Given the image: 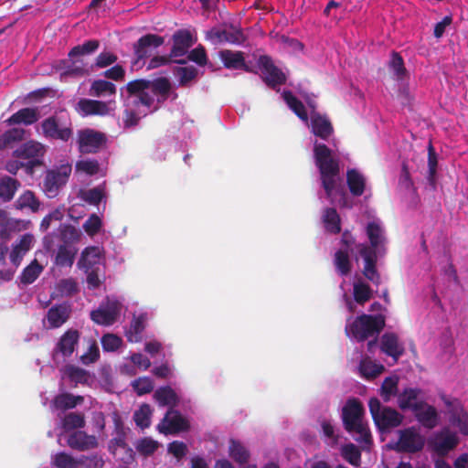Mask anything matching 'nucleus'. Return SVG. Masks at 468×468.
Masks as SVG:
<instances>
[{
  "label": "nucleus",
  "instance_id": "obj_35",
  "mask_svg": "<svg viewBox=\"0 0 468 468\" xmlns=\"http://www.w3.org/2000/svg\"><path fill=\"white\" fill-rule=\"evenodd\" d=\"M324 229L331 234H338L341 231V218L334 207H326L322 217Z\"/></svg>",
  "mask_w": 468,
  "mask_h": 468
},
{
  "label": "nucleus",
  "instance_id": "obj_29",
  "mask_svg": "<svg viewBox=\"0 0 468 468\" xmlns=\"http://www.w3.org/2000/svg\"><path fill=\"white\" fill-rule=\"evenodd\" d=\"M64 72L61 74L65 77H82L89 73L88 63L82 58H69L63 61Z\"/></svg>",
  "mask_w": 468,
  "mask_h": 468
},
{
  "label": "nucleus",
  "instance_id": "obj_28",
  "mask_svg": "<svg viewBox=\"0 0 468 468\" xmlns=\"http://www.w3.org/2000/svg\"><path fill=\"white\" fill-rule=\"evenodd\" d=\"M119 314V310L116 304H112L106 308L100 307L90 313V319L101 325H111L112 324Z\"/></svg>",
  "mask_w": 468,
  "mask_h": 468
},
{
  "label": "nucleus",
  "instance_id": "obj_42",
  "mask_svg": "<svg viewBox=\"0 0 468 468\" xmlns=\"http://www.w3.org/2000/svg\"><path fill=\"white\" fill-rule=\"evenodd\" d=\"M359 370L365 378L373 379L385 370V367L370 359H364L360 362Z\"/></svg>",
  "mask_w": 468,
  "mask_h": 468
},
{
  "label": "nucleus",
  "instance_id": "obj_44",
  "mask_svg": "<svg viewBox=\"0 0 468 468\" xmlns=\"http://www.w3.org/2000/svg\"><path fill=\"white\" fill-rule=\"evenodd\" d=\"M229 456L238 463H247L250 459V452L246 447L236 440L229 441Z\"/></svg>",
  "mask_w": 468,
  "mask_h": 468
},
{
  "label": "nucleus",
  "instance_id": "obj_5",
  "mask_svg": "<svg viewBox=\"0 0 468 468\" xmlns=\"http://www.w3.org/2000/svg\"><path fill=\"white\" fill-rule=\"evenodd\" d=\"M385 327V317L382 314H361L349 325L346 326L347 335H351L356 341L363 342L368 337L378 335Z\"/></svg>",
  "mask_w": 468,
  "mask_h": 468
},
{
  "label": "nucleus",
  "instance_id": "obj_31",
  "mask_svg": "<svg viewBox=\"0 0 468 468\" xmlns=\"http://www.w3.org/2000/svg\"><path fill=\"white\" fill-rule=\"evenodd\" d=\"M346 184L350 193L354 197H360L366 188V178L356 169L352 168L346 171Z\"/></svg>",
  "mask_w": 468,
  "mask_h": 468
},
{
  "label": "nucleus",
  "instance_id": "obj_21",
  "mask_svg": "<svg viewBox=\"0 0 468 468\" xmlns=\"http://www.w3.org/2000/svg\"><path fill=\"white\" fill-rule=\"evenodd\" d=\"M39 111L37 107L22 108L16 112L13 113L5 122L9 125L24 124L32 125L39 120Z\"/></svg>",
  "mask_w": 468,
  "mask_h": 468
},
{
  "label": "nucleus",
  "instance_id": "obj_63",
  "mask_svg": "<svg viewBox=\"0 0 468 468\" xmlns=\"http://www.w3.org/2000/svg\"><path fill=\"white\" fill-rule=\"evenodd\" d=\"M76 170L89 176H94L100 171L99 162L95 159L80 160L76 163Z\"/></svg>",
  "mask_w": 468,
  "mask_h": 468
},
{
  "label": "nucleus",
  "instance_id": "obj_36",
  "mask_svg": "<svg viewBox=\"0 0 468 468\" xmlns=\"http://www.w3.org/2000/svg\"><path fill=\"white\" fill-rule=\"evenodd\" d=\"M154 398L160 406H169L171 409L176 407L179 402L176 391L169 386L157 388L154 394Z\"/></svg>",
  "mask_w": 468,
  "mask_h": 468
},
{
  "label": "nucleus",
  "instance_id": "obj_50",
  "mask_svg": "<svg viewBox=\"0 0 468 468\" xmlns=\"http://www.w3.org/2000/svg\"><path fill=\"white\" fill-rule=\"evenodd\" d=\"M16 206L20 209L28 207L32 212H37L40 203L32 191L27 190L16 200Z\"/></svg>",
  "mask_w": 468,
  "mask_h": 468
},
{
  "label": "nucleus",
  "instance_id": "obj_51",
  "mask_svg": "<svg viewBox=\"0 0 468 468\" xmlns=\"http://www.w3.org/2000/svg\"><path fill=\"white\" fill-rule=\"evenodd\" d=\"M152 410L150 405L143 404L133 414V420L142 429L148 428L151 424Z\"/></svg>",
  "mask_w": 468,
  "mask_h": 468
},
{
  "label": "nucleus",
  "instance_id": "obj_45",
  "mask_svg": "<svg viewBox=\"0 0 468 468\" xmlns=\"http://www.w3.org/2000/svg\"><path fill=\"white\" fill-rule=\"evenodd\" d=\"M42 271V265H40L37 260H34L23 270L20 275L21 283L26 285L33 283L41 274Z\"/></svg>",
  "mask_w": 468,
  "mask_h": 468
},
{
  "label": "nucleus",
  "instance_id": "obj_20",
  "mask_svg": "<svg viewBox=\"0 0 468 468\" xmlns=\"http://www.w3.org/2000/svg\"><path fill=\"white\" fill-rule=\"evenodd\" d=\"M76 110L82 116H103L109 113V107L106 102L90 99H80L77 103Z\"/></svg>",
  "mask_w": 468,
  "mask_h": 468
},
{
  "label": "nucleus",
  "instance_id": "obj_46",
  "mask_svg": "<svg viewBox=\"0 0 468 468\" xmlns=\"http://www.w3.org/2000/svg\"><path fill=\"white\" fill-rule=\"evenodd\" d=\"M367 235L370 242V245H368L369 248H374L376 250H378L379 246L385 240L383 230L376 222H369L367 224Z\"/></svg>",
  "mask_w": 468,
  "mask_h": 468
},
{
  "label": "nucleus",
  "instance_id": "obj_8",
  "mask_svg": "<svg viewBox=\"0 0 468 468\" xmlns=\"http://www.w3.org/2000/svg\"><path fill=\"white\" fill-rule=\"evenodd\" d=\"M425 444V440L414 427H410L399 431V440L393 449L398 452L416 453L420 452Z\"/></svg>",
  "mask_w": 468,
  "mask_h": 468
},
{
  "label": "nucleus",
  "instance_id": "obj_52",
  "mask_svg": "<svg viewBox=\"0 0 468 468\" xmlns=\"http://www.w3.org/2000/svg\"><path fill=\"white\" fill-rule=\"evenodd\" d=\"M342 456L351 465L356 467H358L360 465L361 452L355 444L348 443L343 446Z\"/></svg>",
  "mask_w": 468,
  "mask_h": 468
},
{
  "label": "nucleus",
  "instance_id": "obj_55",
  "mask_svg": "<svg viewBox=\"0 0 468 468\" xmlns=\"http://www.w3.org/2000/svg\"><path fill=\"white\" fill-rule=\"evenodd\" d=\"M65 375L75 383H85L88 380V372L79 367L68 365L64 368Z\"/></svg>",
  "mask_w": 468,
  "mask_h": 468
},
{
  "label": "nucleus",
  "instance_id": "obj_10",
  "mask_svg": "<svg viewBox=\"0 0 468 468\" xmlns=\"http://www.w3.org/2000/svg\"><path fill=\"white\" fill-rule=\"evenodd\" d=\"M157 429L164 434H177L187 431L190 429V423L178 410L169 409Z\"/></svg>",
  "mask_w": 468,
  "mask_h": 468
},
{
  "label": "nucleus",
  "instance_id": "obj_58",
  "mask_svg": "<svg viewBox=\"0 0 468 468\" xmlns=\"http://www.w3.org/2000/svg\"><path fill=\"white\" fill-rule=\"evenodd\" d=\"M438 159L437 154L431 143L429 144L428 146V168H429V176L428 180L430 184H435V176L437 172Z\"/></svg>",
  "mask_w": 468,
  "mask_h": 468
},
{
  "label": "nucleus",
  "instance_id": "obj_23",
  "mask_svg": "<svg viewBox=\"0 0 468 468\" xmlns=\"http://www.w3.org/2000/svg\"><path fill=\"white\" fill-rule=\"evenodd\" d=\"M412 413L416 420L427 429H433L438 424L436 409L426 401L420 407V410H414Z\"/></svg>",
  "mask_w": 468,
  "mask_h": 468
},
{
  "label": "nucleus",
  "instance_id": "obj_33",
  "mask_svg": "<svg viewBox=\"0 0 468 468\" xmlns=\"http://www.w3.org/2000/svg\"><path fill=\"white\" fill-rule=\"evenodd\" d=\"M21 186V183L13 177L3 176L0 178V199L8 202L15 197L16 192Z\"/></svg>",
  "mask_w": 468,
  "mask_h": 468
},
{
  "label": "nucleus",
  "instance_id": "obj_25",
  "mask_svg": "<svg viewBox=\"0 0 468 468\" xmlns=\"http://www.w3.org/2000/svg\"><path fill=\"white\" fill-rule=\"evenodd\" d=\"M219 58L223 62L225 68L229 69H242L245 71H250L245 63V58L241 51H232L229 49H223L219 51Z\"/></svg>",
  "mask_w": 468,
  "mask_h": 468
},
{
  "label": "nucleus",
  "instance_id": "obj_15",
  "mask_svg": "<svg viewBox=\"0 0 468 468\" xmlns=\"http://www.w3.org/2000/svg\"><path fill=\"white\" fill-rule=\"evenodd\" d=\"M458 443L459 439L456 433L451 431L449 429L442 430L431 441L432 449L440 456L448 454V452L453 450Z\"/></svg>",
  "mask_w": 468,
  "mask_h": 468
},
{
  "label": "nucleus",
  "instance_id": "obj_30",
  "mask_svg": "<svg viewBox=\"0 0 468 468\" xmlns=\"http://www.w3.org/2000/svg\"><path fill=\"white\" fill-rule=\"evenodd\" d=\"M448 406L452 403L447 402ZM451 420L459 428V431L463 435H468V413L463 410L458 400L452 402V409L451 410Z\"/></svg>",
  "mask_w": 468,
  "mask_h": 468
},
{
  "label": "nucleus",
  "instance_id": "obj_14",
  "mask_svg": "<svg viewBox=\"0 0 468 468\" xmlns=\"http://www.w3.org/2000/svg\"><path fill=\"white\" fill-rule=\"evenodd\" d=\"M80 340V332L76 329L67 330L58 339L56 344L52 356L56 359L58 356L63 358L69 357L75 351Z\"/></svg>",
  "mask_w": 468,
  "mask_h": 468
},
{
  "label": "nucleus",
  "instance_id": "obj_48",
  "mask_svg": "<svg viewBox=\"0 0 468 468\" xmlns=\"http://www.w3.org/2000/svg\"><path fill=\"white\" fill-rule=\"evenodd\" d=\"M353 295L355 301L363 305L370 300L372 296V290L368 284L363 282H356L353 285Z\"/></svg>",
  "mask_w": 468,
  "mask_h": 468
},
{
  "label": "nucleus",
  "instance_id": "obj_24",
  "mask_svg": "<svg viewBox=\"0 0 468 468\" xmlns=\"http://www.w3.org/2000/svg\"><path fill=\"white\" fill-rule=\"evenodd\" d=\"M311 128L312 133L323 140H327L334 133L331 122L325 116L319 113L312 114Z\"/></svg>",
  "mask_w": 468,
  "mask_h": 468
},
{
  "label": "nucleus",
  "instance_id": "obj_13",
  "mask_svg": "<svg viewBox=\"0 0 468 468\" xmlns=\"http://www.w3.org/2000/svg\"><path fill=\"white\" fill-rule=\"evenodd\" d=\"M46 148L44 144L37 141L30 140L20 145L14 151V155L17 158L30 159L28 162L31 167L40 165V158L44 156Z\"/></svg>",
  "mask_w": 468,
  "mask_h": 468
},
{
  "label": "nucleus",
  "instance_id": "obj_4",
  "mask_svg": "<svg viewBox=\"0 0 468 468\" xmlns=\"http://www.w3.org/2000/svg\"><path fill=\"white\" fill-rule=\"evenodd\" d=\"M369 412L378 430L384 433L400 426L404 416L396 409L383 406L378 398H371L368 401Z\"/></svg>",
  "mask_w": 468,
  "mask_h": 468
},
{
  "label": "nucleus",
  "instance_id": "obj_40",
  "mask_svg": "<svg viewBox=\"0 0 468 468\" xmlns=\"http://www.w3.org/2000/svg\"><path fill=\"white\" fill-rule=\"evenodd\" d=\"M334 263L341 276H347L352 270V263L347 250H338L335 253Z\"/></svg>",
  "mask_w": 468,
  "mask_h": 468
},
{
  "label": "nucleus",
  "instance_id": "obj_59",
  "mask_svg": "<svg viewBox=\"0 0 468 468\" xmlns=\"http://www.w3.org/2000/svg\"><path fill=\"white\" fill-rule=\"evenodd\" d=\"M132 386L137 395L142 396L144 394H148L154 389V382L148 377L139 378L134 379L132 383Z\"/></svg>",
  "mask_w": 468,
  "mask_h": 468
},
{
  "label": "nucleus",
  "instance_id": "obj_53",
  "mask_svg": "<svg viewBox=\"0 0 468 468\" xmlns=\"http://www.w3.org/2000/svg\"><path fill=\"white\" fill-rule=\"evenodd\" d=\"M359 255L364 260V266L377 265L378 254L374 248H369L367 243H359L356 246Z\"/></svg>",
  "mask_w": 468,
  "mask_h": 468
},
{
  "label": "nucleus",
  "instance_id": "obj_19",
  "mask_svg": "<svg viewBox=\"0 0 468 468\" xmlns=\"http://www.w3.org/2000/svg\"><path fill=\"white\" fill-rule=\"evenodd\" d=\"M380 349L384 354L392 357L395 362L405 352L403 344L399 343V336L395 333H385L382 335Z\"/></svg>",
  "mask_w": 468,
  "mask_h": 468
},
{
  "label": "nucleus",
  "instance_id": "obj_7",
  "mask_svg": "<svg viewBox=\"0 0 468 468\" xmlns=\"http://www.w3.org/2000/svg\"><path fill=\"white\" fill-rule=\"evenodd\" d=\"M258 66L261 70L263 82L271 89L286 83V75L275 66L272 58L268 55H261L258 59Z\"/></svg>",
  "mask_w": 468,
  "mask_h": 468
},
{
  "label": "nucleus",
  "instance_id": "obj_43",
  "mask_svg": "<svg viewBox=\"0 0 468 468\" xmlns=\"http://www.w3.org/2000/svg\"><path fill=\"white\" fill-rule=\"evenodd\" d=\"M100 47V41L97 39H90L81 45L73 47L69 52V58H82L85 55H90L97 51Z\"/></svg>",
  "mask_w": 468,
  "mask_h": 468
},
{
  "label": "nucleus",
  "instance_id": "obj_34",
  "mask_svg": "<svg viewBox=\"0 0 468 468\" xmlns=\"http://www.w3.org/2000/svg\"><path fill=\"white\" fill-rule=\"evenodd\" d=\"M282 99L287 106L295 113V115L303 122L308 121V113L303 103L293 95L291 90H283Z\"/></svg>",
  "mask_w": 468,
  "mask_h": 468
},
{
  "label": "nucleus",
  "instance_id": "obj_11",
  "mask_svg": "<svg viewBox=\"0 0 468 468\" xmlns=\"http://www.w3.org/2000/svg\"><path fill=\"white\" fill-rule=\"evenodd\" d=\"M165 38L156 34H146L133 44L134 64L152 56L153 51L162 46Z\"/></svg>",
  "mask_w": 468,
  "mask_h": 468
},
{
  "label": "nucleus",
  "instance_id": "obj_22",
  "mask_svg": "<svg viewBox=\"0 0 468 468\" xmlns=\"http://www.w3.org/2000/svg\"><path fill=\"white\" fill-rule=\"evenodd\" d=\"M71 314V307L68 303L56 304L48 309L47 320L50 328H58L65 324Z\"/></svg>",
  "mask_w": 468,
  "mask_h": 468
},
{
  "label": "nucleus",
  "instance_id": "obj_38",
  "mask_svg": "<svg viewBox=\"0 0 468 468\" xmlns=\"http://www.w3.org/2000/svg\"><path fill=\"white\" fill-rule=\"evenodd\" d=\"M26 131L23 128H11L0 135V150L13 147L16 143L24 140Z\"/></svg>",
  "mask_w": 468,
  "mask_h": 468
},
{
  "label": "nucleus",
  "instance_id": "obj_2",
  "mask_svg": "<svg viewBox=\"0 0 468 468\" xmlns=\"http://www.w3.org/2000/svg\"><path fill=\"white\" fill-rule=\"evenodd\" d=\"M126 90L131 96H135V105L142 104L147 108L154 105V97L157 105L154 111H157L170 96L172 84L165 77H159L154 80L137 79L126 84Z\"/></svg>",
  "mask_w": 468,
  "mask_h": 468
},
{
  "label": "nucleus",
  "instance_id": "obj_18",
  "mask_svg": "<svg viewBox=\"0 0 468 468\" xmlns=\"http://www.w3.org/2000/svg\"><path fill=\"white\" fill-rule=\"evenodd\" d=\"M67 443L69 448L80 452L92 450L98 447V440L83 431H74L69 436Z\"/></svg>",
  "mask_w": 468,
  "mask_h": 468
},
{
  "label": "nucleus",
  "instance_id": "obj_3",
  "mask_svg": "<svg viewBox=\"0 0 468 468\" xmlns=\"http://www.w3.org/2000/svg\"><path fill=\"white\" fill-rule=\"evenodd\" d=\"M365 409L357 399H350L342 409V420L345 430L354 435L355 441L369 445L372 436L368 425L364 421Z\"/></svg>",
  "mask_w": 468,
  "mask_h": 468
},
{
  "label": "nucleus",
  "instance_id": "obj_26",
  "mask_svg": "<svg viewBox=\"0 0 468 468\" xmlns=\"http://www.w3.org/2000/svg\"><path fill=\"white\" fill-rule=\"evenodd\" d=\"M83 402L84 398L82 396L65 392L55 396L51 401V407L55 410L66 411L76 408Z\"/></svg>",
  "mask_w": 468,
  "mask_h": 468
},
{
  "label": "nucleus",
  "instance_id": "obj_27",
  "mask_svg": "<svg viewBox=\"0 0 468 468\" xmlns=\"http://www.w3.org/2000/svg\"><path fill=\"white\" fill-rule=\"evenodd\" d=\"M33 242V236L31 234L23 235L19 240L13 245V249L10 252V261L18 267L23 260V257L30 250Z\"/></svg>",
  "mask_w": 468,
  "mask_h": 468
},
{
  "label": "nucleus",
  "instance_id": "obj_6",
  "mask_svg": "<svg viewBox=\"0 0 468 468\" xmlns=\"http://www.w3.org/2000/svg\"><path fill=\"white\" fill-rule=\"evenodd\" d=\"M44 138L67 143L73 136V125L70 118L64 114L54 113L40 122Z\"/></svg>",
  "mask_w": 468,
  "mask_h": 468
},
{
  "label": "nucleus",
  "instance_id": "obj_57",
  "mask_svg": "<svg viewBox=\"0 0 468 468\" xmlns=\"http://www.w3.org/2000/svg\"><path fill=\"white\" fill-rule=\"evenodd\" d=\"M53 465L57 468H77V458L72 457L67 452H60L55 454Z\"/></svg>",
  "mask_w": 468,
  "mask_h": 468
},
{
  "label": "nucleus",
  "instance_id": "obj_60",
  "mask_svg": "<svg viewBox=\"0 0 468 468\" xmlns=\"http://www.w3.org/2000/svg\"><path fill=\"white\" fill-rule=\"evenodd\" d=\"M57 291L62 296H71L78 292V283L72 278L62 279L57 284Z\"/></svg>",
  "mask_w": 468,
  "mask_h": 468
},
{
  "label": "nucleus",
  "instance_id": "obj_41",
  "mask_svg": "<svg viewBox=\"0 0 468 468\" xmlns=\"http://www.w3.org/2000/svg\"><path fill=\"white\" fill-rule=\"evenodd\" d=\"M116 93V86L105 80H94L90 89V94L94 97H101L105 95H113Z\"/></svg>",
  "mask_w": 468,
  "mask_h": 468
},
{
  "label": "nucleus",
  "instance_id": "obj_39",
  "mask_svg": "<svg viewBox=\"0 0 468 468\" xmlns=\"http://www.w3.org/2000/svg\"><path fill=\"white\" fill-rule=\"evenodd\" d=\"M399 394V378L397 376L385 378L379 388V395L383 401L388 402Z\"/></svg>",
  "mask_w": 468,
  "mask_h": 468
},
{
  "label": "nucleus",
  "instance_id": "obj_64",
  "mask_svg": "<svg viewBox=\"0 0 468 468\" xmlns=\"http://www.w3.org/2000/svg\"><path fill=\"white\" fill-rule=\"evenodd\" d=\"M158 448V442L151 438H144L137 442L136 450L144 456H150Z\"/></svg>",
  "mask_w": 468,
  "mask_h": 468
},
{
  "label": "nucleus",
  "instance_id": "obj_47",
  "mask_svg": "<svg viewBox=\"0 0 468 468\" xmlns=\"http://www.w3.org/2000/svg\"><path fill=\"white\" fill-rule=\"evenodd\" d=\"M144 316L134 317L131 323L126 337L129 342L137 343L142 340V333L144 330Z\"/></svg>",
  "mask_w": 468,
  "mask_h": 468
},
{
  "label": "nucleus",
  "instance_id": "obj_1",
  "mask_svg": "<svg viewBox=\"0 0 468 468\" xmlns=\"http://www.w3.org/2000/svg\"><path fill=\"white\" fill-rule=\"evenodd\" d=\"M314 157L326 198L334 204L339 196L343 200L342 206H345L346 193L341 184L339 160L333 155V151L326 144L317 142L314 145Z\"/></svg>",
  "mask_w": 468,
  "mask_h": 468
},
{
  "label": "nucleus",
  "instance_id": "obj_32",
  "mask_svg": "<svg viewBox=\"0 0 468 468\" xmlns=\"http://www.w3.org/2000/svg\"><path fill=\"white\" fill-rule=\"evenodd\" d=\"M77 250L70 244L65 242L58 248L55 256V264L58 267H71L74 263Z\"/></svg>",
  "mask_w": 468,
  "mask_h": 468
},
{
  "label": "nucleus",
  "instance_id": "obj_37",
  "mask_svg": "<svg viewBox=\"0 0 468 468\" xmlns=\"http://www.w3.org/2000/svg\"><path fill=\"white\" fill-rule=\"evenodd\" d=\"M85 425V415L82 412H69L61 419V428L66 432L82 429Z\"/></svg>",
  "mask_w": 468,
  "mask_h": 468
},
{
  "label": "nucleus",
  "instance_id": "obj_16",
  "mask_svg": "<svg viewBox=\"0 0 468 468\" xmlns=\"http://www.w3.org/2000/svg\"><path fill=\"white\" fill-rule=\"evenodd\" d=\"M422 390L418 388H406L399 395L397 403L399 408L405 411L420 410L425 400L421 398Z\"/></svg>",
  "mask_w": 468,
  "mask_h": 468
},
{
  "label": "nucleus",
  "instance_id": "obj_17",
  "mask_svg": "<svg viewBox=\"0 0 468 468\" xmlns=\"http://www.w3.org/2000/svg\"><path fill=\"white\" fill-rule=\"evenodd\" d=\"M172 40L171 56L179 58L187 54L188 49L195 44L197 39L189 30L179 29L173 34Z\"/></svg>",
  "mask_w": 468,
  "mask_h": 468
},
{
  "label": "nucleus",
  "instance_id": "obj_56",
  "mask_svg": "<svg viewBox=\"0 0 468 468\" xmlns=\"http://www.w3.org/2000/svg\"><path fill=\"white\" fill-rule=\"evenodd\" d=\"M104 460L98 454H91L90 456L81 455L77 458V468H102Z\"/></svg>",
  "mask_w": 468,
  "mask_h": 468
},
{
  "label": "nucleus",
  "instance_id": "obj_9",
  "mask_svg": "<svg viewBox=\"0 0 468 468\" xmlns=\"http://www.w3.org/2000/svg\"><path fill=\"white\" fill-rule=\"evenodd\" d=\"M106 142V135L93 129L87 128L78 133L79 150L82 154H95Z\"/></svg>",
  "mask_w": 468,
  "mask_h": 468
},
{
  "label": "nucleus",
  "instance_id": "obj_61",
  "mask_svg": "<svg viewBox=\"0 0 468 468\" xmlns=\"http://www.w3.org/2000/svg\"><path fill=\"white\" fill-rule=\"evenodd\" d=\"M122 344V339L114 334H106L101 337V346L106 352L116 351Z\"/></svg>",
  "mask_w": 468,
  "mask_h": 468
},
{
  "label": "nucleus",
  "instance_id": "obj_62",
  "mask_svg": "<svg viewBox=\"0 0 468 468\" xmlns=\"http://www.w3.org/2000/svg\"><path fill=\"white\" fill-rule=\"evenodd\" d=\"M176 72L179 77V84L181 86H186L197 76V69L193 66L177 68Z\"/></svg>",
  "mask_w": 468,
  "mask_h": 468
},
{
  "label": "nucleus",
  "instance_id": "obj_49",
  "mask_svg": "<svg viewBox=\"0 0 468 468\" xmlns=\"http://www.w3.org/2000/svg\"><path fill=\"white\" fill-rule=\"evenodd\" d=\"M101 250L98 247H88L82 251L79 264L90 269L99 262Z\"/></svg>",
  "mask_w": 468,
  "mask_h": 468
},
{
  "label": "nucleus",
  "instance_id": "obj_54",
  "mask_svg": "<svg viewBox=\"0 0 468 468\" xmlns=\"http://www.w3.org/2000/svg\"><path fill=\"white\" fill-rule=\"evenodd\" d=\"M389 69L393 71L398 80H404L407 75V69L404 66L402 57L398 52H392L389 61Z\"/></svg>",
  "mask_w": 468,
  "mask_h": 468
},
{
  "label": "nucleus",
  "instance_id": "obj_12",
  "mask_svg": "<svg viewBox=\"0 0 468 468\" xmlns=\"http://www.w3.org/2000/svg\"><path fill=\"white\" fill-rule=\"evenodd\" d=\"M71 173V166L63 165L58 170L48 171L43 187L48 197H54L58 195L59 188L64 186Z\"/></svg>",
  "mask_w": 468,
  "mask_h": 468
}]
</instances>
